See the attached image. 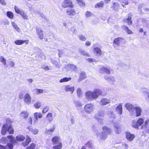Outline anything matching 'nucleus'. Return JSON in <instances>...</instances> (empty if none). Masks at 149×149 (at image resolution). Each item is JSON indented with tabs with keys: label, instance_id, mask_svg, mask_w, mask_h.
<instances>
[{
	"label": "nucleus",
	"instance_id": "1",
	"mask_svg": "<svg viewBox=\"0 0 149 149\" xmlns=\"http://www.w3.org/2000/svg\"><path fill=\"white\" fill-rule=\"evenodd\" d=\"M102 93L101 90L96 88L94 89L93 91H88L86 92L85 93V96L87 100L92 101L97 99Z\"/></svg>",
	"mask_w": 149,
	"mask_h": 149
},
{
	"label": "nucleus",
	"instance_id": "2",
	"mask_svg": "<svg viewBox=\"0 0 149 149\" xmlns=\"http://www.w3.org/2000/svg\"><path fill=\"white\" fill-rule=\"evenodd\" d=\"M7 123L3 125L1 131V133L4 135L7 132H8L9 134H12L14 133V130L11 125H10L11 124L13 121L10 118H7L6 120Z\"/></svg>",
	"mask_w": 149,
	"mask_h": 149
},
{
	"label": "nucleus",
	"instance_id": "3",
	"mask_svg": "<svg viewBox=\"0 0 149 149\" xmlns=\"http://www.w3.org/2000/svg\"><path fill=\"white\" fill-rule=\"evenodd\" d=\"M126 43L125 40L120 37L116 39L113 41L114 44L113 46L116 49L121 50L120 48V46H121L122 44H124Z\"/></svg>",
	"mask_w": 149,
	"mask_h": 149
},
{
	"label": "nucleus",
	"instance_id": "4",
	"mask_svg": "<svg viewBox=\"0 0 149 149\" xmlns=\"http://www.w3.org/2000/svg\"><path fill=\"white\" fill-rule=\"evenodd\" d=\"M7 138L9 140V143L6 146V149H13L14 146L13 145L16 142L15 139L13 135H8L7 136Z\"/></svg>",
	"mask_w": 149,
	"mask_h": 149
},
{
	"label": "nucleus",
	"instance_id": "5",
	"mask_svg": "<svg viewBox=\"0 0 149 149\" xmlns=\"http://www.w3.org/2000/svg\"><path fill=\"white\" fill-rule=\"evenodd\" d=\"M94 108V104L91 103H89L86 104L84 109L86 113L87 114H90L93 111Z\"/></svg>",
	"mask_w": 149,
	"mask_h": 149
},
{
	"label": "nucleus",
	"instance_id": "6",
	"mask_svg": "<svg viewBox=\"0 0 149 149\" xmlns=\"http://www.w3.org/2000/svg\"><path fill=\"white\" fill-rule=\"evenodd\" d=\"M14 9L15 12L17 14H20L24 19H28V17L25 12L23 10L19 8L16 6H14Z\"/></svg>",
	"mask_w": 149,
	"mask_h": 149
},
{
	"label": "nucleus",
	"instance_id": "7",
	"mask_svg": "<svg viewBox=\"0 0 149 149\" xmlns=\"http://www.w3.org/2000/svg\"><path fill=\"white\" fill-rule=\"evenodd\" d=\"M61 6L63 8H72L73 7V4L71 0H64L62 3Z\"/></svg>",
	"mask_w": 149,
	"mask_h": 149
},
{
	"label": "nucleus",
	"instance_id": "8",
	"mask_svg": "<svg viewBox=\"0 0 149 149\" xmlns=\"http://www.w3.org/2000/svg\"><path fill=\"white\" fill-rule=\"evenodd\" d=\"M136 112L134 110L133 113H132L131 116L133 117H137L141 115L142 110L139 107H136L135 108Z\"/></svg>",
	"mask_w": 149,
	"mask_h": 149
},
{
	"label": "nucleus",
	"instance_id": "9",
	"mask_svg": "<svg viewBox=\"0 0 149 149\" xmlns=\"http://www.w3.org/2000/svg\"><path fill=\"white\" fill-rule=\"evenodd\" d=\"M96 135L98 139L103 140H105L107 137L108 136L103 132H97Z\"/></svg>",
	"mask_w": 149,
	"mask_h": 149
},
{
	"label": "nucleus",
	"instance_id": "10",
	"mask_svg": "<svg viewBox=\"0 0 149 149\" xmlns=\"http://www.w3.org/2000/svg\"><path fill=\"white\" fill-rule=\"evenodd\" d=\"M24 101L27 105L30 104L31 102V97L30 95L28 93H26L24 97Z\"/></svg>",
	"mask_w": 149,
	"mask_h": 149
},
{
	"label": "nucleus",
	"instance_id": "11",
	"mask_svg": "<svg viewBox=\"0 0 149 149\" xmlns=\"http://www.w3.org/2000/svg\"><path fill=\"white\" fill-rule=\"evenodd\" d=\"M125 107L130 113V115L131 116L132 113H133L135 109L134 106L131 104L129 103H126L125 105Z\"/></svg>",
	"mask_w": 149,
	"mask_h": 149
},
{
	"label": "nucleus",
	"instance_id": "12",
	"mask_svg": "<svg viewBox=\"0 0 149 149\" xmlns=\"http://www.w3.org/2000/svg\"><path fill=\"white\" fill-rule=\"evenodd\" d=\"M126 138L129 141H131L135 137V135L133 134H131L129 132L126 133Z\"/></svg>",
	"mask_w": 149,
	"mask_h": 149
},
{
	"label": "nucleus",
	"instance_id": "13",
	"mask_svg": "<svg viewBox=\"0 0 149 149\" xmlns=\"http://www.w3.org/2000/svg\"><path fill=\"white\" fill-rule=\"evenodd\" d=\"M36 33L38 34L39 38L40 39H43L44 38L43 31L38 27H36Z\"/></svg>",
	"mask_w": 149,
	"mask_h": 149
},
{
	"label": "nucleus",
	"instance_id": "14",
	"mask_svg": "<svg viewBox=\"0 0 149 149\" xmlns=\"http://www.w3.org/2000/svg\"><path fill=\"white\" fill-rule=\"evenodd\" d=\"M65 90L67 92L70 91L71 93H72L74 90V86H71L69 85H67L64 86Z\"/></svg>",
	"mask_w": 149,
	"mask_h": 149
},
{
	"label": "nucleus",
	"instance_id": "15",
	"mask_svg": "<svg viewBox=\"0 0 149 149\" xmlns=\"http://www.w3.org/2000/svg\"><path fill=\"white\" fill-rule=\"evenodd\" d=\"M29 42L28 40H17L14 41V43L16 45H22L24 43H25L26 44H27Z\"/></svg>",
	"mask_w": 149,
	"mask_h": 149
},
{
	"label": "nucleus",
	"instance_id": "16",
	"mask_svg": "<svg viewBox=\"0 0 149 149\" xmlns=\"http://www.w3.org/2000/svg\"><path fill=\"white\" fill-rule=\"evenodd\" d=\"M110 102V100L109 99L106 98H102L100 102V105H104L108 104Z\"/></svg>",
	"mask_w": 149,
	"mask_h": 149
},
{
	"label": "nucleus",
	"instance_id": "17",
	"mask_svg": "<svg viewBox=\"0 0 149 149\" xmlns=\"http://www.w3.org/2000/svg\"><path fill=\"white\" fill-rule=\"evenodd\" d=\"M104 78L107 81L112 84H113L115 81V79L113 76L108 77L105 76L104 77Z\"/></svg>",
	"mask_w": 149,
	"mask_h": 149
},
{
	"label": "nucleus",
	"instance_id": "18",
	"mask_svg": "<svg viewBox=\"0 0 149 149\" xmlns=\"http://www.w3.org/2000/svg\"><path fill=\"white\" fill-rule=\"evenodd\" d=\"M29 115V113L26 111H22L20 114V117L24 119H26Z\"/></svg>",
	"mask_w": 149,
	"mask_h": 149
},
{
	"label": "nucleus",
	"instance_id": "19",
	"mask_svg": "<svg viewBox=\"0 0 149 149\" xmlns=\"http://www.w3.org/2000/svg\"><path fill=\"white\" fill-rule=\"evenodd\" d=\"M103 132L104 134H106L107 136L108 134L110 133L111 131L110 128L107 127V126H104L102 127Z\"/></svg>",
	"mask_w": 149,
	"mask_h": 149
},
{
	"label": "nucleus",
	"instance_id": "20",
	"mask_svg": "<svg viewBox=\"0 0 149 149\" xmlns=\"http://www.w3.org/2000/svg\"><path fill=\"white\" fill-rule=\"evenodd\" d=\"M116 111L120 115L122 114V104L120 103L116 107Z\"/></svg>",
	"mask_w": 149,
	"mask_h": 149
},
{
	"label": "nucleus",
	"instance_id": "21",
	"mask_svg": "<svg viewBox=\"0 0 149 149\" xmlns=\"http://www.w3.org/2000/svg\"><path fill=\"white\" fill-rule=\"evenodd\" d=\"M60 138L58 136H55L53 137L52 139V141L53 144H58L60 142Z\"/></svg>",
	"mask_w": 149,
	"mask_h": 149
},
{
	"label": "nucleus",
	"instance_id": "22",
	"mask_svg": "<svg viewBox=\"0 0 149 149\" xmlns=\"http://www.w3.org/2000/svg\"><path fill=\"white\" fill-rule=\"evenodd\" d=\"M132 15L131 13H129L128 14V18L124 20L125 23L127 22L128 24L130 25L132 24V21H131Z\"/></svg>",
	"mask_w": 149,
	"mask_h": 149
},
{
	"label": "nucleus",
	"instance_id": "23",
	"mask_svg": "<svg viewBox=\"0 0 149 149\" xmlns=\"http://www.w3.org/2000/svg\"><path fill=\"white\" fill-rule=\"evenodd\" d=\"M64 68H67L68 69L70 68V70H73L75 71H76L77 70V68L76 66L74 65L69 64L65 65V67H64Z\"/></svg>",
	"mask_w": 149,
	"mask_h": 149
},
{
	"label": "nucleus",
	"instance_id": "24",
	"mask_svg": "<svg viewBox=\"0 0 149 149\" xmlns=\"http://www.w3.org/2000/svg\"><path fill=\"white\" fill-rule=\"evenodd\" d=\"M100 71L101 72H102V71H104L108 74H109L110 73L109 68L107 67H102L100 69Z\"/></svg>",
	"mask_w": 149,
	"mask_h": 149
},
{
	"label": "nucleus",
	"instance_id": "25",
	"mask_svg": "<svg viewBox=\"0 0 149 149\" xmlns=\"http://www.w3.org/2000/svg\"><path fill=\"white\" fill-rule=\"evenodd\" d=\"M67 14L68 15H74L76 13L74 10L72 8L68 9L66 11Z\"/></svg>",
	"mask_w": 149,
	"mask_h": 149
},
{
	"label": "nucleus",
	"instance_id": "26",
	"mask_svg": "<svg viewBox=\"0 0 149 149\" xmlns=\"http://www.w3.org/2000/svg\"><path fill=\"white\" fill-rule=\"evenodd\" d=\"M114 126L115 128V131L116 133L119 134L121 132L120 127L118 124H114Z\"/></svg>",
	"mask_w": 149,
	"mask_h": 149
},
{
	"label": "nucleus",
	"instance_id": "27",
	"mask_svg": "<svg viewBox=\"0 0 149 149\" xmlns=\"http://www.w3.org/2000/svg\"><path fill=\"white\" fill-rule=\"evenodd\" d=\"M28 129L30 132H31L34 134H36L38 133V130L36 128H33L31 127H28Z\"/></svg>",
	"mask_w": 149,
	"mask_h": 149
},
{
	"label": "nucleus",
	"instance_id": "28",
	"mask_svg": "<svg viewBox=\"0 0 149 149\" xmlns=\"http://www.w3.org/2000/svg\"><path fill=\"white\" fill-rule=\"evenodd\" d=\"M131 125L132 127L136 129H139L137 122L135 120H132Z\"/></svg>",
	"mask_w": 149,
	"mask_h": 149
},
{
	"label": "nucleus",
	"instance_id": "29",
	"mask_svg": "<svg viewBox=\"0 0 149 149\" xmlns=\"http://www.w3.org/2000/svg\"><path fill=\"white\" fill-rule=\"evenodd\" d=\"M25 139V137L21 135H19L16 137V139L18 141H23Z\"/></svg>",
	"mask_w": 149,
	"mask_h": 149
},
{
	"label": "nucleus",
	"instance_id": "30",
	"mask_svg": "<svg viewBox=\"0 0 149 149\" xmlns=\"http://www.w3.org/2000/svg\"><path fill=\"white\" fill-rule=\"evenodd\" d=\"M46 118L48 121L50 123L53 120L52 115V113H49L47 115Z\"/></svg>",
	"mask_w": 149,
	"mask_h": 149
},
{
	"label": "nucleus",
	"instance_id": "31",
	"mask_svg": "<svg viewBox=\"0 0 149 149\" xmlns=\"http://www.w3.org/2000/svg\"><path fill=\"white\" fill-rule=\"evenodd\" d=\"M74 104L77 109H79L82 106L81 103L79 101H74Z\"/></svg>",
	"mask_w": 149,
	"mask_h": 149
},
{
	"label": "nucleus",
	"instance_id": "32",
	"mask_svg": "<svg viewBox=\"0 0 149 149\" xmlns=\"http://www.w3.org/2000/svg\"><path fill=\"white\" fill-rule=\"evenodd\" d=\"M94 52L95 53H96L98 55H100L102 53L100 49L97 47L94 48Z\"/></svg>",
	"mask_w": 149,
	"mask_h": 149
},
{
	"label": "nucleus",
	"instance_id": "33",
	"mask_svg": "<svg viewBox=\"0 0 149 149\" xmlns=\"http://www.w3.org/2000/svg\"><path fill=\"white\" fill-rule=\"evenodd\" d=\"M86 76L85 75V73L84 72H81L79 78L78 80L79 81H80L82 80V79L86 78Z\"/></svg>",
	"mask_w": 149,
	"mask_h": 149
},
{
	"label": "nucleus",
	"instance_id": "34",
	"mask_svg": "<svg viewBox=\"0 0 149 149\" xmlns=\"http://www.w3.org/2000/svg\"><path fill=\"white\" fill-rule=\"evenodd\" d=\"M0 62L4 65H6V60L2 56L0 57Z\"/></svg>",
	"mask_w": 149,
	"mask_h": 149
},
{
	"label": "nucleus",
	"instance_id": "35",
	"mask_svg": "<svg viewBox=\"0 0 149 149\" xmlns=\"http://www.w3.org/2000/svg\"><path fill=\"white\" fill-rule=\"evenodd\" d=\"M137 122L139 127L141 126L144 122V119L142 118H139L137 121Z\"/></svg>",
	"mask_w": 149,
	"mask_h": 149
},
{
	"label": "nucleus",
	"instance_id": "36",
	"mask_svg": "<svg viewBox=\"0 0 149 149\" xmlns=\"http://www.w3.org/2000/svg\"><path fill=\"white\" fill-rule=\"evenodd\" d=\"M7 16L9 18L13 19L14 17V14L11 11H8L6 13Z\"/></svg>",
	"mask_w": 149,
	"mask_h": 149
},
{
	"label": "nucleus",
	"instance_id": "37",
	"mask_svg": "<svg viewBox=\"0 0 149 149\" xmlns=\"http://www.w3.org/2000/svg\"><path fill=\"white\" fill-rule=\"evenodd\" d=\"M79 52L81 54L84 56H90L87 53L86 51L81 49H79Z\"/></svg>",
	"mask_w": 149,
	"mask_h": 149
},
{
	"label": "nucleus",
	"instance_id": "38",
	"mask_svg": "<svg viewBox=\"0 0 149 149\" xmlns=\"http://www.w3.org/2000/svg\"><path fill=\"white\" fill-rule=\"evenodd\" d=\"M72 78L70 77H65L61 79L60 80V82L61 83H63V82H68V81L70 80Z\"/></svg>",
	"mask_w": 149,
	"mask_h": 149
},
{
	"label": "nucleus",
	"instance_id": "39",
	"mask_svg": "<svg viewBox=\"0 0 149 149\" xmlns=\"http://www.w3.org/2000/svg\"><path fill=\"white\" fill-rule=\"evenodd\" d=\"M11 24L15 29L18 32H20V29L17 26V24L13 22H11Z\"/></svg>",
	"mask_w": 149,
	"mask_h": 149
},
{
	"label": "nucleus",
	"instance_id": "40",
	"mask_svg": "<svg viewBox=\"0 0 149 149\" xmlns=\"http://www.w3.org/2000/svg\"><path fill=\"white\" fill-rule=\"evenodd\" d=\"M104 5V2L103 1H101L99 3H97L95 5V7L96 8H98L100 7H103Z\"/></svg>",
	"mask_w": 149,
	"mask_h": 149
},
{
	"label": "nucleus",
	"instance_id": "41",
	"mask_svg": "<svg viewBox=\"0 0 149 149\" xmlns=\"http://www.w3.org/2000/svg\"><path fill=\"white\" fill-rule=\"evenodd\" d=\"M54 129L55 128L54 127H51L49 129L46 130L45 132L47 134H50L54 131Z\"/></svg>",
	"mask_w": 149,
	"mask_h": 149
},
{
	"label": "nucleus",
	"instance_id": "42",
	"mask_svg": "<svg viewBox=\"0 0 149 149\" xmlns=\"http://www.w3.org/2000/svg\"><path fill=\"white\" fill-rule=\"evenodd\" d=\"M143 93L146 100L148 101H149V93L148 92L146 91L143 92Z\"/></svg>",
	"mask_w": 149,
	"mask_h": 149
},
{
	"label": "nucleus",
	"instance_id": "43",
	"mask_svg": "<svg viewBox=\"0 0 149 149\" xmlns=\"http://www.w3.org/2000/svg\"><path fill=\"white\" fill-rule=\"evenodd\" d=\"M36 116L38 118H41L43 116L42 114L40 112H36L34 114V116Z\"/></svg>",
	"mask_w": 149,
	"mask_h": 149
},
{
	"label": "nucleus",
	"instance_id": "44",
	"mask_svg": "<svg viewBox=\"0 0 149 149\" xmlns=\"http://www.w3.org/2000/svg\"><path fill=\"white\" fill-rule=\"evenodd\" d=\"M8 142V140L6 137H3L0 139V143L3 144H5Z\"/></svg>",
	"mask_w": 149,
	"mask_h": 149
},
{
	"label": "nucleus",
	"instance_id": "45",
	"mask_svg": "<svg viewBox=\"0 0 149 149\" xmlns=\"http://www.w3.org/2000/svg\"><path fill=\"white\" fill-rule=\"evenodd\" d=\"M77 1L80 6H84L85 5V3L83 0H77Z\"/></svg>",
	"mask_w": 149,
	"mask_h": 149
},
{
	"label": "nucleus",
	"instance_id": "46",
	"mask_svg": "<svg viewBox=\"0 0 149 149\" xmlns=\"http://www.w3.org/2000/svg\"><path fill=\"white\" fill-rule=\"evenodd\" d=\"M34 106L35 108L38 109L41 107V104L40 102H38L34 104Z\"/></svg>",
	"mask_w": 149,
	"mask_h": 149
},
{
	"label": "nucleus",
	"instance_id": "47",
	"mask_svg": "<svg viewBox=\"0 0 149 149\" xmlns=\"http://www.w3.org/2000/svg\"><path fill=\"white\" fill-rule=\"evenodd\" d=\"M119 7V4L117 3H113V8L115 10H118V7Z\"/></svg>",
	"mask_w": 149,
	"mask_h": 149
},
{
	"label": "nucleus",
	"instance_id": "48",
	"mask_svg": "<svg viewBox=\"0 0 149 149\" xmlns=\"http://www.w3.org/2000/svg\"><path fill=\"white\" fill-rule=\"evenodd\" d=\"M109 114L108 117L110 118H114L115 117V115L112 112L110 111L108 113Z\"/></svg>",
	"mask_w": 149,
	"mask_h": 149
},
{
	"label": "nucleus",
	"instance_id": "49",
	"mask_svg": "<svg viewBox=\"0 0 149 149\" xmlns=\"http://www.w3.org/2000/svg\"><path fill=\"white\" fill-rule=\"evenodd\" d=\"M93 15V13L91 12L87 11L86 12L85 14V16L86 17L88 18L89 17Z\"/></svg>",
	"mask_w": 149,
	"mask_h": 149
},
{
	"label": "nucleus",
	"instance_id": "50",
	"mask_svg": "<svg viewBox=\"0 0 149 149\" xmlns=\"http://www.w3.org/2000/svg\"><path fill=\"white\" fill-rule=\"evenodd\" d=\"M49 109V106H47L44 107L42 110V113H45L48 111Z\"/></svg>",
	"mask_w": 149,
	"mask_h": 149
},
{
	"label": "nucleus",
	"instance_id": "51",
	"mask_svg": "<svg viewBox=\"0 0 149 149\" xmlns=\"http://www.w3.org/2000/svg\"><path fill=\"white\" fill-rule=\"evenodd\" d=\"M149 123V119H148V120H146L144 122V125L142 126L141 128H143L144 127L147 128L148 127V125Z\"/></svg>",
	"mask_w": 149,
	"mask_h": 149
},
{
	"label": "nucleus",
	"instance_id": "52",
	"mask_svg": "<svg viewBox=\"0 0 149 149\" xmlns=\"http://www.w3.org/2000/svg\"><path fill=\"white\" fill-rule=\"evenodd\" d=\"M34 12L37 14H38L43 19H45V16L43 14H42L41 13L39 12H38V11H37V12H36V10L34 11Z\"/></svg>",
	"mask_w": 149,
	"mask_h": 149
},
{
	"label": "nucleus",
	"instance_id": "53",
	"mask_svg": "<svg viewBox=\"0 0 149 149\" xmlns=\"http://www.w3.org/2000/svg\"><path fill=\"white\" fill-rule=\"evenodd\" d=\"M35 146V144L33 143H32L29 146L27 147L26 149H34Z\"/></svg>",
	"mask_w": 149,
	"mask_h": 149
},
{
	"label": "nucleus",
	"instance_id": "54",
	"mask_svg": "<svg viewBox=\"0 0 149 149\" xmlns=\"http://www.w3.org/2000/svg\"><path fill=\"white\" fill-rule=\"evenodd\" d=\"M77 93L78 96L80 97L82 93L81 89L78 88L77 90Z\"/></svg>",
	"mask_w": 149,
	"mask_h": 149
},
{
	"label": "nucleus",
	"instance_id": "55",
	"mask_svg": "<svg viewBox=\"0 0 149 149\" xmlns=\"http://www.w3.org/2000/svg\"><path fill=\"white\" fill-rule=\"evenodd\" d=\"M79 39L82 41H85L86 40V37L82 35H79Z\"/></svg>",
	"mask_w": 149,
	"mask_h": 149
},
{
	"label": "nucleus",
	"instance_id": "56",
	"mask_svg": "<svg viewBox=\"0 0 149 149\" xmlns=\"http://www.w3.org/2000/svg\"><path fill=\"white\" fill-rule=\"evenodd\" d=\"M105 112L103 111H102L98 114V116L100 117H103L104 116Z\"/></svg>",
	"mask_w": 149,
	"mask_h": 149
},
{
	"label": "nucleus",
	"instance_id": "57",
	"mask_svg": "<svg viewBox=\"0 0 149 149\" xmlns=\"http://www.w3.org/2000/svg\"><path fill=\"white\" fill-rule=\"evenodd\" d=\"M86 146L87 147H88L89 148H91L92 146V143L90 142H87Z\"/></svg>",
	"mask_w": 149,
	"mask_h": 149
},
{
	"label": "nucleus",
	"instance_id": "58",
	"mask_svg": "<svg viewBox=\"0 0 149 149\" xmlns=\"http://www.w3.org/2000/svg\"><path fill=\"white\" fill-rule=\"evenodd\" d=\"M34 116V119H33L34 123L35 124H37L38 123V118L36 116Z\"/></svg>",
	"mask_w": 149,
	"mask_h": 149
},
{
	"label": "nucleus",
	"instance_id": "59",
	"mask_svg": "<svg viewBox=\"0 0 149 149\" xmlns=\"http://www.w3.org/2000/svg\"><path fill=\"white\" fill-rule=\"evenodd\" d=\"M42 68L45 70H48L49 69V68L47 66H45L44 65L42 66Z\"/></svg>",
	"mask_w": 149,
	"mask_h": 149
},
{
	"label": "nucleus",
	"instance_id": "60",
	"mask_svg": "<svg viewBox=\"0 0 149 149\" xmlns=\"http://www.w3.org/2000/svg\"><path fill=\"white\" fill-rule=\"evenodd\" d=\"M36 90L38 94L42 93L43 92V90L42 89H37Z\"/></svg>",
	"mask_w": 149,
	"mask_h": 149
},
{
	"label": "nucleus",
	"instance_id": "61",
	"mask_svg": "<svg viewBox=\"0 0 149 149\" xmlns=\"http://www.w3.org/2000/svg\"><path fill=\"white\" fill-rule=\"evenodd\" d=\"M28 122L30 123V124L31 125L32 122V119L31 117H29L28 120Z\"/></svg>",
	"mask_w": 149,
	"mask_h": 149
},
{
	"label": "nucleus",
	"instance_id": "62",
	"mask_svg": "<svg viewBox=\"0 0 149 149\" xmlns=\"http://www.w3.org/2000/svg\"><path fill=\"white\" fill-rule=\"evenodd\" d=\"M26 141L28 143H29L31 141V139L30 137L29 136H28L27 135L26 136Z\"/></svg>",
	"mask_w": 149,
	"mask_h": 149
},
{
	"label": "nucleus",
	"instance_id": "63",
	"mask_svg": "<svg viewBox=\"0 0 149 149\" xmlns=\"http://www.w3.org/2000/svg\"><path fill=\"white\" fill-rule=\"evenodd\" d=\"M40 57L42 59H46V57L44 54L43 53H41L40 54Z\"/></svg>",
	"mask_w": 149,
	"mask_h": 149
},
{
	"label": "nucleus",
	"instance_id": "64",
	"mask_svg": "<svg viewBox=\"0 0 149 149\" xmlns=\"http://www.w3.org/2000/svg\"><path fill=\"white\" fill-rule=\"evenodd\" d=\"M120 1L122 2L123 3H124L126 5H127L128 3V2L127 1H124V0H119Z\"/></svg>",
	"mask_w": 149,
	"mask_h": 149
}]
</instances>
